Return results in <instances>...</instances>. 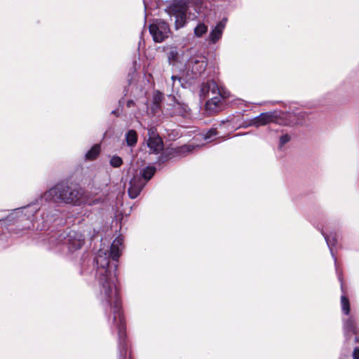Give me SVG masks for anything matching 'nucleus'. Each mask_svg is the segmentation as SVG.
<instances>
[{
    "label": "nucleus",
    "instance_id": "obj_1",
    "mask_svg": "<svg viewBox=\"0 0 359 359\" xmlns=\"http://www.w3.org/2000/svg\"><path fill=\"white\" fill-rule=\"evenodd\" d=\"M123 238H116L110 248V254L100 250L95 259V280L98 288L97 298L107 312H112V322L118 328L119 358L126 359V324L121 310V301L118 288L117 264L111 265L110 256L117 261L123 248Z\"/></svg>",
    "mask_w": 359,
    "mask_h": 359
},
{
    "label": "nucleus",
    "instance_id": "obj_2",
    "mask_svg": "<svg viewBox=\"0 0 359 359\" xmlns=\"http://www.w3.org/2000/svg\"><path fill=\"white\" fill-rule=\"evenodd\" d=\"M43 198L45 201L63 202L67 204L80 205L88 203L93 205L96 201L90 202L85 191L79 187H72L67 184H57L44 193Z\"/></svg>",
    "mask_w": 359,
    "mask_h": 359
},
{
    "label": "nucleus",
    "instance_id": "obj_3",
    "mask_svg": "<svg viewBox=\"0 0 359 359\" xmlns=\"http://www.w3.org/2000/svg\"><path fill=\"white\" fill-rule=\"evenodd\" d=\"M189 6V0H174L165 8V12L170 16L175 17V27L176 29H179L186 25Z\"/></svg>",
    "mask_w": 359,
    "mask_h": 359
},
{
    "label": "nucleus",
    "instance_id": "obj_4",
    "mask_svg": "<svg viewBox=\"0 0 359 359\" xmlns=\"http://www.w3.org/2000/svg\"><path fill=\"white\" fill-rule=\"evenodd\" d=\"M208 65L206 57L200 53L190 56L186 63L187 74L191 78L201 76L206 69Z\"/></svg>",
    "mask_w": 359,
    "mask_h": 359
},
{
    "label": "nucleus",
    "instance_id": "obj_5",
    "mask_svg": "<svg viewBox=\"0 0 359 359\" xmlns=\"http://www.w3.org/2000/svg\"><path fill=\"white\" fill-rule=\"evenodd\" d=\"M210 92L215 95H219L223 98H227L230 95V93L226 89L222 86H219L213 80H210L202 83L199 94L201 99L204 100L208 97Z\"/></svg>",
    "mask_w": 359,
    "mask_h": 359
},
{
    "label": "nucleus",
    "instance_id": "obj_6",
    "mask_svg": "<svg viewBox=\"0 0 359 359\" xmlns=\"http://www.w3.org/2000/svg\"><path fill=\"white\" fill-rule=\"evenodd\" d=\"M149 32L156 43H161L168 37L170 28L167 22L156 20L149 26Z\"/></svg>",
    "mask_w": 359,
    "mask_h": 359
},
{
    "label": "nucleus",
    "instance_id": "obj_7",
    "mask_svg": "<svg viewBox=\"0 0 359 359\" xmlns=\"http://www.w3.org/2000/svg\"><path fill=\"white\" fill-rule=\"evenodd\" d=\"M83 243L84 236L74 231H71L65 238L64 245H67L70 252L80 249Z\"/></svg>",
    "mask_w": 359,
    "mask_h": 359
},
{
    "label": "nucleus",
    "instance_id": "obj_8",
    "mask_svg": "<svg viewBox=\"0 0 359 359\" xmlns=\"http://www.w3.org/2000/svg\"><path fill=\"white\" fill-rule=\"evenodd\" d=\"M148 135L147 146L149 148L150 152L158 154L161 151L163 148V144L156 129L154 128H149Z\"/></svg>",
    "mask_w": 359,
    "mask_h": 359
},
{
    "label": "nucleus",
    "instance_id": "obj_9",
    "mask_svg": "<svg viewBox=\"0 0 359 359\" xmlns=\"http://www.w3.org/2000/svg\"><path fill=\"white\" fill-rule=\"evenodd\" d=\"M146 182H144L141 176L135 175L130 181V186L128 189V196L130 198H136L142 191Z\"/></svg>",
    "mask_w": 359,
    "mask_h": 359
},
{
    "label": "nucleus",
    "instance_id": "obj_10",
    "mask_svg": "<svg viewBox=\"0 0 359 359\" xmlns=\"http://www.w3.org/2000/svg\"><path fill=\"white\" fill-rule=\"evenodd\" d=\"M226 24V19L224 18L211 30L208 37L210 43L214 44L222 38Z\"/></svg>",
    "mask_w": 359,
    "mask_h": 359
},
{
    "label": "nucleus",
    "instance_id": "obj_11",
    "mask_svg": "<svg viewBox=\"0 0 359 359\" xmlns=\"http://www.w3.org/2000/svg\"><path fill=\"white\" fill-rule=\"evenodd\" d=\"M220 95L215 96L210 100H208L205 104V110L210 114H215L219 111L222 108V102Z\"/></svg>",
    "mask_w": 359,
    "mask_h": 359
},
{
    "label": "nucleus",
    "instance_id": "obj_12",
    "mask_svg": "<svg viewBox=\"0 0 359 359\" xmlns=\"http://www.w3.org/2000/svg\"><path fill=\"white\" fill-rule=\"evenodd\" d=\"M273 114L271 112L262 113L255 117L252 122V125L256 127L264 126L273 121Z\"/></svg>",
    "mask_w": 359,
    "mask_h": 359
},
{
    "label": "nucleus",
    "instance_id": "obj_13",
    "mask_svg": "<svg viewBox=\"0 0 359 359\" xmlns=\"http://www.w3.org/2000/svg\"><path fill=\"white\" fill-rule=\"evenodd\" d=\"M36 212V208H34L32 205H29L25 208H18L15 210V212L11 213V215L9 216V217L11 218L10 220H11L13 218H15V216L20 217L22 216V215L23 216H27V218H29L30 215H33L34 212Z\"/></svg>",
    "mask_w": 359,
    "mask_h": 359
},
{
    "label": "nucleus",
    "instance_id": "obj_14",
    "mask_svg": "<svg viewBox=\"0 0 359 359\" xmlns=\"http://www.w3.org/2000/svg\"><path fill=\"white\" fill-rule=\"evenodd\" d=\"M189 108L184 103L175 102L172 106V114L185 116L188 114Z\"/></svg>",
    "mask_w": 359,
    "mask_h": 359
},
{
    "label": "nucleus",
    "instance_id": "obj_15",
    "mask_svg": "<svg viewBox=\"0 0 359 359\" xmlns=\"http://www.w3.org/2000/svg\"><path fill=\"white\" fill-rule=\"evenodd\" d=\"M344 330L346 334H347L349 332H352L353 334L357 333V327L355 325V321L352 317H350L344 322Z\"/></svg>",
    "mask_w": 359,
    "mask_h": 359
},
{
    "label": "nucleus",
    "instance_id": "obj_16",
    "mask_svg": "<svg viewBox=\"0 0 359 359\" xmlns=\"http://www.w3.org/2000/svg\"><path fill=\"white\" fill-rule=\"evenodd\" d=\"M322 234L325 237V239L327 244L330 248V252H331L332 257H334V263L336 264L337 259L334 257V253H333V247L335 245V244L337 243L336 235L332 234V233H331L330 235H327V234L324 233L323 232H322Z\"/></svg>",
    "mask_w": 359,
    "mask_h": 359
},
{
    "label": "nucleus",
    "instance_id": "obj_17",
    "mask_svg": "<svg viewBox=\"0 0 359 359\" xmlns=\"http://www.w3.org/2000/svg\"><path fill=\"white\" fill-rule=\"evenodd\" d=\"M156 172V168L153 166H148L141 170L140 174L137 175L138 176H141L143 181L146 182V183L151 179L153 175Z\"/></svg>",
    "mask_w": 359,
    "mask_h": 359
},
{
    "label": "nucleus",
    "instance_id": "obj_18",
    "mask_svg": "<svg viewBox=\"0 0 359 359\" xmlns=\"http://www.w3.org/2000/svg\"><path fill=\"white\" fill-rule=\"evenodd\" d=\"M126 140L128 146L134 147L137 142V135L135 130H130L126 134Z\"/></svg>",
    "mask_w": 359,
    "mask_h": 359
},
{
    "label": "nucleus",
    "instance_id": "obj_19",
    "mask_svg": "<svg viewBox=\"0 0 359 359\" xmlns=\"http://www.w3.org/2000/svg\"><path fill=\"white\" fill-rule=\"evenodd\" d=\"M100 152V146L99 144H95L92 148L86 153V158L88 160H93L99 155Z\"/></svg>",
    "mask_w": 359,
    "mask_h": 359
},
{
    "label": "nucleus",
    "instance_id": "obj_20",
    "mask_svg": "<svg viewBox=\"0 0 359 359\" xmlns=\"http://www.w3.org/2000/svg\"><path fill=\"white\" fill-rule=\"evenodd\" d=\"M208 32V26L204 23H199L194 29V35L196 37H201Z\"/></svg>",
    "mask_w": 359,
    "mask_h": 359
},
{
    "label": "nucleus",
    "instance_id": "obj_21",
    "mask_svg": "<svg viewBox=\"0 0 359 359\" xmlns=\"http://www.w3.org/2000/svg\"><path fill=\"white\" fill-rule=\"evenodd\" d=\"M341 305L342 312L345 315H348L350 313L349 300L344 295H342L341 297Z\"/></svg>",
    "mask_w": 359,
    "mask_h": 359
},
{
    "label": "nucleus",
    "instance_id": "obj_22",
    "mask_svg": "<svg viewBox=\"0 0 359 359\" xmlns=\"http://www.w3.org/2000/svg\"><path fill=\"white\" fill-rule=\"evenodd\" d=\"M172 92L177 91L180 86L182 85L181 78L177 76H172Z\"/></svg>",
    "mask_w": 359,
    "mask_h": 359
},
{
    "label": "nucleus",
    "instance_id": "obj_23",
    "mask_svg": "<svg viewBox=\"0 0 359 359\" xmlns=\"http://www.w3.org/2000/svg\"><path fill=\"white\" fill-rule=\"evenodd\" d=\"M109 163L113 168H119L123 164V160L118 156H113L109 161Z\"/></svg>",
    "mask_w": 359,
    "mask_h": 359
},
{
    "label": "nucleus",
    "instance_id": "obj_24",
    "mask_svg": "<svg viewBox=\"0 0 359 359\" xmlns=\"http://www.w3.org/2000/svg\"><path fill=\"white\" fill-rule=\"evenodd\" d=\"M162 97H163V95L159 92H157L154 95L153 104H154V109L159 107V104L162 100Z\"/></svg>",
    "mask_w": 359,
    "mask_h": 359
},
{
    "label": "nucleus",
    "instance_id": "obj_25",
    "mask_svg": "<svg viewBox=\"0 0 359 359\" xmlns=\"http://www.w3.org/2000/svg\"><path fill=\"white\" fill-rule=\"evenodd\" d=\"M217 135L216 129L212 128L208 131L204 135L203 139L206 141L211 142L212 138Z\"/></svg>",
    "mask_w": 359,
    "mask_h": 359
},
{
    "label": "nucleus",
    "instance_id": "obj_26",
    "mask_svg": "<svg viewBox=\"0 0 359 359\" xmlns=\"http://www.w3.org/2000/svg\"><path fill=\"white\" fill-rule=\"evenodd\" d=\"M290 140V137L285 134L280 137V147H282L285 144L288 142Z\"/></svg>",
    "mask_w": 359,
    "mask_h": 359
},
{
    "label": "nucleus",
    "instance_id": "obj_27",
    "mask_svg": "<svg viewBox=\"0 0 359 359\" xmlns=\"http://www.w3.org/2000/svg\"><path fill=\"white\" fill-rule=\"evenodd\" d=\"M194 147L191 145H184L183 147H182V151L189 152L194 149Z\"/></svg>",
    "mask_w": 359,
    "mask_h": 359
},
{
    "label": "nucleus",
    "instance_id": "obj_28",
    "mask_svg": "<svg viewBox=\"0 0 359 359\" xmlns=\"http://www.w3.org/2000/svg\"><path fill=\"white\" fill-rule=\"evenodd\" d=\"M353 355L354 359H359V348H355Z\"/></svg>",
    "mask_w": 359,
    "mask_h": 359
},
{
    "label": "nucleus",
    "instance_id": "obj_29",
    "mask_svg": "<svg viewBox=\"0 0 359 359\" xmlns=\"http://www.w3.org/2000/svg\"><path fill=\"white\" fill-rule=\"evenodd\" d=\"M177 55V53L175 50H171L170 52L169 59L170 60L171 58L176 57Z\"/></svg>",
    "mask_w": 359,
    "mask_h": 359
},
{
    "label": "nucleus",
    "instance_id": "obj_30",
    "mask_svg": "<svg viewBox=\"0 0 359 359\" xmlns=\"http://www.w3.org/2000/svg\"><path fill=\"white\" fill-rule=\"evenodd\" d=\"M134 105H135V102H134V101H133V100H128V101L127 102V103H126V106H127V107H128V108H130V107H133V106H134Z\"/></svg>",
    "mask_w": 359,
    "mask_h": 359
},
{
    "label": "nucleus",
    "instance_id": "obj_31",
    "mask_svg": "<svg viewBox=\"0 0 359 359\" xmlns=\"http://www.w3.org/2000/svg\"><path fill=\"white\" fill-rule=\"evenodd\" d=\"M336 271H337V273H338V278L341 283V288L343 289L342 277H341V275L339 273V271H338V269L337 266H336Z\"/></svg>",
    "mask_w": 359,
    "mask_h": 359
}]
</instances>
